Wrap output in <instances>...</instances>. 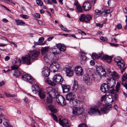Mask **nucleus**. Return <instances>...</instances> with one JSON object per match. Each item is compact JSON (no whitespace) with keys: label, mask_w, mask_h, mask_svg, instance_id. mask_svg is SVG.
<instances>
[{"label":"nucleus","mask_w":127,"mask_h":127,"mask_svg":"<svg viewBox=\"0 0 127 127\" xmlns=\"http://www.w3.org/2000/svg\"><path fill=\"white\" fill-rule=\"evenodd\" d=\"M64 79L60 74L55 75L53 78V81L50 80H47V83L52 86H55L57 84H62Z\"/></svg>","instance_id":"nucleus-1"},{"label":"nucleus","mask_w":127,"mask_h":127,"mask_svg":"<svg viewBox=\"0 0 127 127\" xmlns=\"http://www.w3.org/2000/svg\"><path fill=\"white\" fill-rule=\"evenodd\" d=\"M32 89L33 94H36L37 92H38L39 96L41 99H44L45 98L46 94V93L43 92L42 89H40L37 84L32 86Z\"/></svg>","instance_id":"nucleus-2"},{"label":"nucleus","mask_w":127,"mask_h":127,"mask_svg":"<svg viewBox=\"0 0 127 127\" xmlns=\"http://www.w3.org/2000/svg\"><path fill=\"white\" fill-rule=\"evenodd\" d=\"M107 102L106 103L107 105H106L103 107L101 108V112L104 114H106L110 111L109 108H112L111 103L114 100L113 98L112 99H107Z\"/></svg>","instance_id":"nucleus-3"},{"label":"nucleus","mask_w":127,"mask_h":127,"mask_svg":"<svg viewBox=\"0 0 127 127\" xmlns=\"http://www.w3.org/2000/svg\"><path fill=\"white\" fill-rule=\"evenodd\" d=\"M114 86L112 85H110V84L108 83L107 84L103 83L102 84L101 87L100 89L102 91L105 93L107 92H109L111 91L110 89L113 88L114 87Z\"/></svg>","instance_id":"nucleus-4"},{"label":"nucleus","mask_w":127,"mask_h":127,"mask_svg":"<svg viewBox=\"0 0 127 127\" xmlns=\"http://www.w3.org/2000/svg\"><path fill=\"white\" fill-rule=\"evenodd\" d=\"M21 61L19 58H15L12 62L13 66H12L11 68V70H14L18 68V67L20 65Z\"/></svg>","instance_id":"nucleus-5"},{"label":"nucleus","mask_w":127,"mask_h":127,"mask_svg":"<svg viewBox=\"0 0 127 127\" xmlns=\"http://www.w3.org/2000/svg\"><path fill=\"white\" fill-rule=\"evenodd\" d=\"M22 78L24 80L29 81L30 83L32 84L34 82V79L30 75L23 72L22 75Z\"/></svg>","instance_id":"nucleus-6"},{"label":"nucleus","mask_w":127,"mask_h":127,"mask_svg":"<svg viewBox=\"0 0 127 127\" xmlns=\"http://www.w3.org/2000/svg\"><path fill=\"white\" fill-rule=\"evenodd\" d=\"M56 100L58 104L62 106L66 104L64 98L62 95H57Z\"/></svg>","instance_id":"nucleus-7"},{"label":"nucleus","mask_w":127,"mask_h":127,"mask_svg":"<svg viewBox=\"0 0 127 127\" xmlns=\"http://www.w3.org/2000/svg\"><path fill=\"white\" fill-rule=\"evenodd\" d=\"M74 72L77 76L82 75L84 73L83 69L80 66H76L75 67Z\"/></svg>","instance_id":"nucleus-8"},{"label":"nucleus","mask_w":127,"mask_h":127,"mask_svg":"<svg viewBox=\"0 0 127 127\" xmlns=\"http://www.w3.org/2000/svg\"><path fill=\"white\" fill-rule=\"evenodd\" d=\"M32 60L34 61L37 59L40 54L39 52L37 50L32 51H30L29 53Z\"/></svg>","instance_id":"nucleus-9"},{"label":"nucleus","mask_w":127,"mask_h":127,"mask_svg":"<svg viewBox=\"0 0 127 127\" xmlns=\"http://www.w3.org/2000/svg\"><path fill=\"white\" fill-rule=\"evenodd\" d=\"M59 123L60 125L63 127L65 126L66 127H69L71 125L70 121L65 119L62 120L61 119H59Z\"/></svg>","instance_id":"nucleus-10"},{"label":"nucleus","mask_w":127,"mask_h":127,"mask_svg":"<svg viewBox=\"0 0 127 127\" xmlns=\"http://www.w3.org/2000/svg\"><path fill=\"white\" fill-rule=\"evenodd\" d=\"M92 18L91 16L90 15H85L84 14L81 15L79 18L80 20L81 21H84L85 22H88Z\"/></svg>","instance_id":"nucleus-11"},{"label":"nucleus","mask_w":127,"mask_h":127,"mask_svg":"<svg viewBox=\"0 0 127 127\" xmlns=\"http://www.w3.org/2000/svg\"><path fill=\"white\" fill-rule=\"evenodd\" d=\"M94 107V108H90L88 112L89 114L90 115H92L94 113H97L98 114L100 115V111L97 109L98 108V107L95 105Z\"/></svg>","instance_id":"nucleus-12"},{"label":"nucleus","mask_w":127,"mask_h":127,"mask_svg":"<svg viewBox=\"0 0 127 127\" xmlns=\"http://www.w3.org/2000/svg\"><path fill=\"white\" fill-rule=\"evenodd\" d=\"M97 73L99 76V77L102 76H105V71L104 69L101 66H100L97 67L96 68Z\"/></svg>","instance_id":"nucleus-13"},{"label":"nucleus","mask_w":127,"mask_h":127,"mask_svg":"<svg viewBox=\"0 0 127 127\" xmlns=\"http://www.w3.org/2000/svg\"><path fill=\"white\" fill-rule=\"evenodd\" d=\"M83 108L81 107H73V114L76 115L81 114L83 112Z\"/></svg>","instance_id":"nucleus-14"},{"label":"nucleus","mask_w":127,"mask_h":127,"mask_svg":"<svg viewBox=\"0 0 127 127\" xmlns=\"http://www.w3.org/2000/svg\"><path fill=\"white\" fill-rule=\"evenodd\" d=\"M59 67V65L57 63L53 62L50 65V68L51 71L55 72L58 70Z\"/></svg>","instance_id":"nucleus-15"},{"label":"nucleus","mask_w":127,"mask_h":127,"mask_svg":"<svg viewBox=\"0 0 127 127\" xmlns=\"http://www.w3.org/2000/svg\"><path fill=\"white\" fill-rule=\"evenodd\" d=\"M71 68L72 67L68 65L66 66L65 71L67 76H71L73 74V71Z\"/></svg>","instance_id":"nucleus-16"},{"label":"nucleus","mask_w":127,"mask_h":127,"mask_svg":"<svg viewBox=\"0 0 127 127\" xmlns=\"http://www.w3.org/2000/svg\"><path fill=\"white\" fill-rule=\"evenodd\" d=\"M31 57L29 53L28 55L25 57L23 56L22 57L23 61L26 64L28 65L31 64Z\"/></svg>","instance_id":"nucleus-17"},{"label":"nucleus","mask_w":127,"mask_h":127,"mask_svg":"<svg viewBox=\"0 0 127 127\" xmlns=\"http://www.w3.org/2000/svg\"><path fill=\"white\" fill-rule=\"evenodd\" d=\"M75 97V95L73 92H70L66 95V100L69 101H73Z\"/></svg>","instance_id":"nucleus-18"},{"label":"nucleus","mask_w":127,"mask_h":127,"mask_svg":"<svg viewBox=\"0 0 127 127\" xmlns=\"http://www.w3.org/2000/svg\"><path fill=\"white\" fill-rule=\"evenodd\" d=\"M50 73V69L47 67H45L43 68L42 73L43 76L47 77L49 75Z\"/></svg>","instance_id":"nucleus-19"},{"label":"nucleus","mask_w":127,"mask_h":127,"mask_svg":"<svg viewBox=\"0 0 127 127\" xmlns=\"http://www.w3.org/2000/svg\"><path fill=\"white\" fill-rule=\"evenodd\" d=\"M89 2H85L83 5V8L84 10L86 11L90 10L91 8V4L92 3L89 1Z\"/></svg>","instance_id":"nucleus-20"},{"label":"nucleus","mask_w":127,"mask_h":127,"mask_svg":"<svg viewBox=\"0 0 127 127\" xmlns=\"http://www.w3.org/2000/svg\"><path fill=\"white\" fill-rule=\"evenodd\" d=\"M73 106L74 107H82V104L80 101L77 100H74L72 101Z\"/></svg>","instance_id":"nucleus-21"},{"label":"nucleus","mask_w":127,"mask_h":127,"mask_svg":"<svg viewBox=\"0 0 127 127\" xmlns=\"http://www.w3.org/2000/svg\"><path fill=\"white\" fill-rule=\"evenodd\" d=\"M46 90L49 95H52L53 96L56 95L55 90L52 87H50L47 88Z\"/></svg>","instance_id":"nucleus-22"},{"label":"nucleus","mask_w":127,"mask_h":127,"mask_svg":"<svg viewBox=\"0 0 127 127\" xmlns=\"http://www.w3.org/2000/svg\"><path fill=\"white\" fill-rule=\"evenodd\" d=\"M56 45L60 51H64L66 50V47L64 44L58 43L56 44Z\"/></svg>","instance_id":"nucleus-23"},{"label":"nucleus","mask_w":127,"mask_h":127,"mask_svg":"<svg viewBox=\"0 0 127 127\" xmlns=\"http://www.w3.org/2000/svg\"><path fill=\"white\" fill-rule=\"evenodd\" d=\"M102 58L104 60H105L108 63H110L112 61V57L110 56L103 55Z\"/></svg>","instance_id":"nucleus-24"},{"label":"nucleus","mask_w":127,"mask_h":127,"mask_svg":"<svg viewBox=\"0 0 127 127\" xmlns=\"http://www.w3.org/2000/svg\"><path fill=\"white\" fill-rule=\"evenodd\" d=\"M61 86L64 92L67 93L70 90V87L69 86L63 84Z\"/></svg>","instance_id":"nucleus-25"},{"label":"nucleus","mask_w":127,"mask_h":127,"mask_svg":"<svg viewBox=\"0 0 127 127\" xmlns=\"http://www.w3.org/2000/svg\"><path fill=\"white\" fill-rule=\"evenodd\" d=\"M78 84L77 82L74 80V81L73 86L72 88V90L74 92L76 91L78 89Z\"/></svg>","instance_id":"nucleus-26"},{"label":"nucleus","mask_w":127,"mask_h":127,"mask_svg":"<svg viewBox=\"0 0 127 127\" xmlns=\"http://www.w3.org/2000/svg\"><path fill=\"white\" fill-rule=\"evenodd\" d=\"M48 108L52 112L54 113H56L57 111V109L55 108V106L53 105L48 106Z\"/></svg>","instance_id":"nucleus-27"},{"label":"nucleus","mask_w":127,"mask_h":127,"mask_svg":"<svg viewBox=\"0 0 127 127\" xmlns=\"http://www.w3.org/2000/svg\"><path fill=\"white\" fill-rule=\"evenodd\" d=\"M23 73V72L21 71V70H17L14 71V75L16 77H17L21 75H22Z\"/></svg>","instance_id":"nucleus-28"},{"label":"nucleus","mask_w":127,"mask_h":127,"mask_svg":"<svg viewBox=\"0 0 127 127\" xmlns=\"http://www.w3.org/2000/svg\"><path fill=\"white\" fill-rule=\"evenodd\" d=\"M117 64L118 67L121 69L123 68L125 65V64L123 60H121V61Z\"/></svg>","instance_id":"nucleus-29"},{"label":"nucleus","mask_w":127,"mask_h":127,"mask_svg":"<svg viewBox=\"0 0 127 127\" xmlns=\"http://www.w3.org/2000/svg\"><path fill=\"white\" fill-rule=\"evenodd\" d=\"M84 80L87 83H91L92 82V79L90 78L88 75H85L84 77Z\"/></svg>","instance_id":"nucleus-30"},{"label":"nucleus","mask_w":127,"mask_h":127,"mask_svg":"<svg viewBox=\"0 0 127 127\" xmlns=\"http://www.w3.org/2000/svg\"><path fill=\"white\" fill-rule=\"evenodd\" d=\"M52 95H49L47 97V99L45 100L46 103H52Z\"/></svg>","instance_id":"nucleus-31"},{"label":"nucleus","mask_w":127,"mask_h":127,"mask_svg":"<svg viewBox=\"0 0 127 127\" xmlns=\"http://www.w3.org/2000/svg\"><path fill=\"white\" fill-rule=\"evenodd\" d=\"M15 21L16 24L17 25H23L25 24L24 22L21 20L16 19Z\"/></svg>","instance_id":"nucleus-32"},{"label":"nucleus","mask_w":127,"mask_h":127,"mask_svg":"<svg viewBox=\"0 0 127 127\" xmlns=\"http://www.w3.org/2000/svg\"><path fill=\"white\" fill-rule=\"evenodd\" d=\"M102 54V53H101L98 54L96 53H93L92 54V56L93 58H95V59H98L99 58Z\"/></svg>","instance_id":"nucleus-33"},{"label":"nucleus","mask_w":127,"mask_h":127,"mask_svg":"<svg viewBox=\"0 0 127 127\" xmlns=\"http://www.w3.org/2000/svg\"><path fill=\"white\" fill-rule=\"evenodd\" d=\"M4 95L8 97H14L15 96H16V95L15 94H13V95H11L10 94H7L5 92H4Z\"/></svg>","instance_id":"nucleus-34"},{"label":"nucleus","mask_w":127,"mask_h":127,"mask_svg":"<svg viewBox=\"0 0 127 127\" xmlns=\"http://www.w3.org/2000/svg\"><path fill=\"white\" fill-rule=\"evenodd\" d=\"M121 60H122L121 58L119 57H117L115 58L114 60V61L117 64L119 62L121 61Z\"/></svg>","instance_id":"nucleus-35"},{"label":"nucleus","mask_w":127,"mask_h":127,"mask_svg":"<svg viewBox=\"0 0 127 127\" xmlns=\"http://www.w3.org/2000/svg\"><path fill=\"white\" fill-rule=\"evenodd\" d=\"M111 75L112 77L114 78L118 77L119 76V74L115 71H114L112 73H111Z\"/></svg>","instance_id":"nucleus-36"},{"label":"nucleus","mask_w":127,"mask_h":127,"mask_svg":"<svg viewBox=\"0 0 127 127\" xmlns=\"http://www.w3.org/2000/svg\"><path fill=\"white\" fill-rule=\"evenodd\" d=\"M59 26L61 28V29L62 30H64L67 32H70V31L67 30V29L66 28L64 27L62 24L59 25Z\"/></svg>","instance_id":"nucleus-37"},{"label":"nucleus","mask_w":127,"mask_h":127,"mask_svg":"<svg viewBox=\"0 0 127 127\" xmlns=\"http://www.w3.org/2000/svg\"><path fill=\"white\" fill-rule=\"evenodd\" d=\"M48 49V48L47 47L42 48L41 49V52L42 54H44L47 52Z\"/></svg>","instance_id":"nucleus-38"},{"label":"nucleus","mask_w":127,"mask_h":127,"mask_svg":"<svg viewBox=\"0 0 127 127\" xmlns=\"http://www.w3.org/2000/svg\"><path fill=\"white\" fill-rule=\"evenodd\" d=\"M3 124L6 127H13L12 126L6 121L4 122Z\"/></svg>","instance_id":"nucleus-39"},{"label":"nucleus","mask_w":127,"mask_h":127,"mask_svg":"<svg viewBox=\"0 0 127 127\" xmlns=\"http://www.w3.org/2000/svg\"><path fill=\"white\" fill-rule=\"evenodd\" d=\"M95 13L96 15H98V16H100L102 14V12L98 9H96L95 11Z\"/></svg>","instance_id":"nucleus-40"},{"label":"nucleus","mask_w":127,"mask_h":127,"mask_svg":"<svg viewBox=\"0 0 127 127\" xmlns=\"http://www.w3.org/2000/svg\"><path fill=\"white\" fill-rule=\"evenodd\" d=\"M120 83L118 82L116 86V91L118 92L120 88Z\"/></svg>","instance_id":"nucleus-41"},{"label":"nucleus","mask_w":127,"mask_h":127,"mask_svg":"<svg viewBox=\"0 0 127 127\" xmlns=\"http://www.w3.org/2000/svg\"><path fill=\"white\" fill-rule=\"evenodd\" d=\"M122 81L124 82L127 79V74L126 73L124 74L122 77Z\"/></svg>","instance_id":"nucleus-42"},{"label":"nucleus","mask_w":127,"mask_h":127,"mask_svg":"<svg viewBox=\"0 0 127 127\" xmlns=\"http://www.w3.org/2000/svg\"><path fill=\"white\" fill-rule=\"evenodd\" d=\"M36 2L37 4L39 6H42L43 4V2L41 0H36Z\"/></svg>","instance_id":"nucleus-43"},{"label":"nucleus","mask_w":127,"mask_h":127,"mask_svg":"<svg viewBox=\"0 0 127 127\" xmlns=\"http://www.w3.org/2000/svg\"><path fill=\"white\" fill-rule=\"evenodd\" d=\"M51 116L54 120H55L56 122H58L57 118L55 114H52Z\"/></svg>","instance_id":"nucleus-44"},{"label":"nucleus","mask_w":127,"mask_h":127,"mask_svg":"<svg viewBox=\"0 0 127 127\" xmlns=\"http://www.w3.org/2000/svg\"><path fill=\"white\" fill-rule=\"evenodd\" d=\"M92 75L94 80L97 79V78H98V76L95 73L92 74Z\"/></svg>","instance_id":"nucleus-45"},{"label":"nucleus","mask_w":127,"mask_h":127,"mask_svg":"<svg viewBox=\"0 0 127 127\" xmlns=\"http://www.w3.org/2000/svg\"><path fill=\"white\" fill-rule=\"evenodd\" d=\"M76 7L77 8V10L78 11L80 12H82V11L81 7L80 6V5L78 6H77Z\"/></svg>","instance_id":"nucleus-46"},{"label":"nucleus","mask_w":127,"mask_h":127,"mask_svg":"<svg viewBox=\"0 0 127 127\" xmlns=\"http://www.w3.org/2000/svg\"><path fill=\"white\" fill-rule=\"evenodd\" d=\"M20 16L24 19H27L29 18L28 16L27 15L21 14L20 15Z\"/></svg>","instance_id":"nucleus-47"},{"label":"nucleus","mask_w":127,"mask_h":127,"mask_svg":"<svg viewBox=\"0 0 127 127\" xmlns=\"http://www.w3.org/2000/svg\"><path fill=\"white\" fill-rule=\"evenodd\" d=\"M44 1L47 4H52V2L50 0H44Z\"/></svg>","instance_id":"nucleus-48"},{"label":"nucleus","mask_w":127,"mask_h":127,"mask_svg":"<svg viewBox=\"0 0 127 127\" xmlns=\"http://www.w3.org/2000/svg\"><path fill=\"white\" fill-rule=\"evenodd\" d=\"M101 40L105 41H107V38L106 37H104L103 36H101L100 37Z\"/></svg>","instance_id":"nucleus-49"},{"label":"nucleus","mask_w":127,"mask_h":127,"mask_svg":"<svg viewBox=\"0 0 127 127\" xmlns=\"http://www.w3.org/2000/svg\"><path fill=\"white\" fill-rule=\"evenodd\" d=\"M80 58L82 60L84 61L86 60V57L85 56L82 55L81 56Z\"/></svg>","instance_id":"nucleus-50"},{"label":"nucleus","mask_w":127,"mask_h":127,"mask_svg":"<svg viewBox=\"0 0 127 127\" xmlns=\"http://www.w3.org/2000/svg\"><path fill=\"white\" fill-rule=\"evenodd\" d=\"M110 44L111 46L116 47L118 46L117 44H115L112 43H110Z\"/></svg>","instance_id":"nucleus-51"},{"label":"nucleus","mask_w":127,"mask_h":127,"mask_svg":"<svg viewBox=\"0 0 127 127\" xmlns=\"http://www.w3.org/2000/svg\"><path fill=\"white\" fill-rule=\"evenodd\" d=\"M44 39V38L43 37H40L38 39V41L39 42H42Z\"/></svg>","instance_id":"nucleus-52"},{"label":"nucleus","mask_w":127,"mask_h":127,"mask_svg":"<svg viewBox=\"0 0 127 127\" xmlns=\"http://www.w3.org/2000/svg\"><path fill=\"white\" fill-rule=\"evenodd\" d=\"M118 98V95L117 94H114V95H113V98L114 100V99H115L116 100Z\"/></svg>","instance_id":"nucleus-53"},{"label":"nucleus","mask_w":127,"mask_h":127,"mask_svg":"<svg viewBox=\"0 0 127 127\" xmlns=\"http://www.w3.org/2000/svg\"><path fill=\"white\" fill-rule=\"evenodd\" d=\"M117 27L119 30L121 29L122 28V26L120 24H118L117 26Z\"/></svg>","instance_id":"nucleus-54"},{"label":"nucleus","mask_w":127,"mask_h":127,"mask_svg":"<svg viewBox=\"0 0 127 127\" xmlns=\"http://www.w3.org/2000/svg\"><path fill=\"white\" fill-rule=\"evenodd\" d=\"M0 6L4 8L6 10L10 12L11 11L9 9L6 7L5 6L1 4H0Z\"/></svg>","instance_id":"nucleus-55"},{"label":"nucleus","mask_w":127,"mask_h":127,"mask_svg":"<svg viewBox=\"0 0 127 127\" xmlns=\"http://www.w3.org/2000/svg\"><path fill=\"white\" fill-rule=\"evenodd\" d=\"M35 16L37 18H40V15L38 13H36L35 14Z\"/></svg>","instance_id":"nucleus-56"},{"label":"nucleus","mask_w":127,"mask_h":127,"mask_svg":"<svg viewBox=\"0 0 127 127\" xmlns=\"http://www.w3.org/2000/svg\"><path fill=\"white\" fill-rule=\"evenodd\" d=\"M113 98V95H108L107 97V99H112Z\"/></svg>","instance_id":"nucleus-57"},{"label":"nucleus","mask_w":127,"mask_h":127,"mask_svg":"<svg viewBox=\"0 0 127 127\" xmlns=\"http://www.w3.org/2000/svg\"><path fill=\"white\" fill-rule=\"evenodd\" d=\"M88 1H89L92 3V4L94 5L95 2L96 0H87Z\"/></svg>","instance_id":"nucleus-58"},{"label":"nucleus","mask_w":127,"mask_h":127,"mask_svg":"<svg viewBox=\"0 0 127 127\" xmlns=\"http://www.w3.org/2000/svg\"><path fill=\"white\" fill-rule=\"evenodd\" d=\"M90 64L91 65H94L95 64V63L93 60H92L90 62Z\"/></svg>","instance_id":"nucleus-59"},{"label":"nucleus","mask_w":127,"mask_h":127,"mask_svg":"<svg viewBox=\"0 0 127 127\" xmlns=\"http://www.w3.org/2000/svg\"><path fill=\"white\" fill-rule=\"evenodd\" d=\"M88 74L90 75L91 76L92 75V74H93L92 73V71L90 69L88 71Z\"/></svg>","instance_id":"nucleus-60"},{"label":"nucleus","mask_w":127,"mask_h":127,"mask_svg":"<svg viewBox=\"0 0 127 127\" xmlns=\"http://www.w3.org/2000/svg\"><path fill=\"white\" fill-rule=\"evenodd\" d=\"M10 59V57L8 56H6L4 58V60L5 61H8Z\"/></svg>","instance_id":"nucleus-61"},{"label":"nucleus","mask_w":127,"mask_h":127,"mask_svg":"<svg viewBox=\"0 0 127 127\" xmlns=\"http://www.w3.org/2000/svg\"><path fill=\"white\" fill-rule=\"evenodd\" d=\"M96 25L97 26H98L100 28H102L103 26L102 24H101L99 23H96Z\"/></svg>","instance_id":"nucleus-62"},{"label":"nucleus","mask_w":127,"mask_h":127,"mask_svg":"<svg viewBox=\"0 0 127 127\" xmlns=\"http://www.w3.org/2000/svg\"><path fill=\"white\" fill-rule=\"evenodd\" d=\"M124 86L125 87L127 90V81L125 82L124 85Z\"/></svg>","instance_id":"nucleus-63"},{"label":"nucleus","mask_w":127,"mask_h":127,"mask_svg":"<svg viewBox=\"0 0 127 127\" xmlns=\"http://www.w3.org/2000/svg\"><path fill=\"white\" fill-rule=\"evenodd\" d=\"M2 21L5 23H6L8 22V20L5 18L3 19L2 20Z\"/></svg>","instance_id":"nucleus-64"}]
</instances>
